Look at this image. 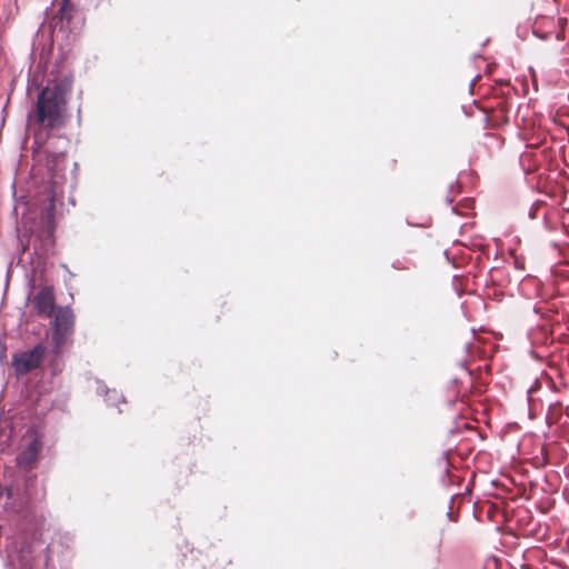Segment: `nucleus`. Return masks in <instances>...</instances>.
<instances>
[{
	"instance_id": "obj_1",
	"label": "nucleus",
	"mask_w": 569,
	"mask_h": 569,
	"mask_svg": "<svg viewBox=\"0 0 569 569\" xmlns=\"http://www.w3.org/2000/svg\"><path fill=\"white\" fill-rule=\"evenodd\" d=\"M71 81L68 78L49 82L39 93L36 106V121L52 130L62 126L67 110V94Z\"/></svg>"
},
{
	"instance_id": "obj_2",
	"label": "nucleus",
	"mask_w": 569,
	"mask_h": 569,
	"mask_svg": "<svg viewBox=\"0 0 569 569\" xmlns=\"http://www.w3.org/2000/svg\"><path fill=\"white\" fill-rule=\"evenodd\" d=\"M74 327V315L69 307H58L51 325L52 352L58 356L70 341Z\"/></svg>"
},
{
	"instance_id": "obj_3",
	"label": "nucleus",
	"mask_w": 569,
	"mask_h": 569,
	"mask_svg": "<svg viewBox=\"0 0 569 569\" xmlns=\"http://www.w3.org/2000/svg\"><path fill=\"white\" fill-rule=\"evenodd\" d=\"M46 350L42 343H38L30 350L12 355L11 367L14 373L23 376L39 368L44 358Z\"/></svg>"
},
{
	"instance_id": "obj_4",
	"label": "nucleus",
	"mask_w": 569,
	"mask_h": 569,
	"mask_svg": "<svg viewBox=\"0 0 569 569\" xmlns=\"http://www.w3.org/2000/svg\"><path fill=\"white\" fill-rule=\"evenodd\" d=\"M38 316L50 318L54 311V291L52 287H43L31 300Z\"/></svg>"
},
{
	"instance_id": "obj_5",
	"label": "nucleus",
	"mask_w": 569,
	"mask_h": 569,
	"mask_svg": "<svg viewBox=\"0 0 569 569\" xmlns=\"http://www.w3.org/2000/svg\"><path fill=\"white\" fill-rule=\"evenodd\" d=\"M40 448L41 446L38 439L30 441L29 445L18 456V465L26 469H30L38 458Z\"/></svg>"
},
{
	"instance_id": "obj_6",
	"label": "nucleus",
	"mask_w": 569,
	"mask_h": 569,
	"mask_svg": "<svg viewBox=\"0 0 569 569\" xmlns=\"http://www.w3.org/2000/svg\"><path fill=\"white\" fill-rule=\"evenodd\" d=\"M60 16H61V20H70L71 18V11H72V4L70 2V0H61V3H60Z\"/></svg>"
},
{
	"instance_id": "obj_7",
	"label": "nucleus",
	"mask_w": 569,
	"mask_h": 569,
	"mask_svg": "<svg viewBox=\"0 0 569 569\" xmlns=\"http://www.w3.org/2000/svg\"><path fill=\"white\" fill-rule=\"evenodd\" d=\"M123 397L118 395L116 390L107 391V402L110 405L116 403L117 401H123Z\"/></svg>"
},
{
	"instance_id": "obj_8",
	"label": "nucleus",
	"mask_w": 569,
	"mask_h": 569,
	"mask_svg": "<svg viewBox=\"0 0 569 569\" xmlns=\"http://www.w3.org/2000/svg\"><path fill=\"white\" fill-rule=\"evenodd\" d=\"M516 266H517L518 268H520V269H522V268H523V267H522V264H521L520 262H518V261H516Z\"/></svg>"
}]
</instances>
